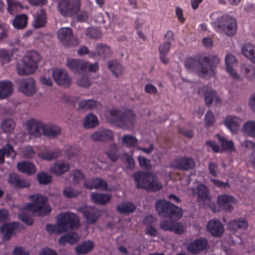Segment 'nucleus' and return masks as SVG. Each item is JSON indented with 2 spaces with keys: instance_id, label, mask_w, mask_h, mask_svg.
Returning <instances> with one entry per match:
<instances>
[{
  "instance_id": "obj_31",
  "label": "nucleus",
  "mask_w": 255,
  "mask_h": 255,
  "mask_svg": "<svg viewBox=\"0 0 255 255\" xmlns=\"http://www.w3.org/2000/svg\"><path fill=\"white\" fill-rule=\"evenodd\" d=\"M12 93V84L9 81H0V99H4Z\"/></svg>"
},
{
  "instance_id": "obj_56",
  "label": "nucleus",
  "mask_w": 255,
  "mask_h": 255,
  "mask_svg": "<svg viewBox=\"0 0 255 255\" xmlns=\"http://www.w3.org/2000/svg\"><path fill=\"white\" fill-rule=\"evenodd\" d=\"M12 55L5 49H0V63L2 65L8 63L11 60Z\"/></svg>"
},
{
  "instance_id": "obj_59",
  "label": "nucleus",
  "mask_w": 255,
  "mask_h": 255,
  "mask_svg": "<svg viewBox=\"0 0 255 255\" xmlns=\"http://www.w3.org/2000/svg\"><path fill=\"white\" fill-rule=\"evenodd\" d=\"M86 35L92 38L98 39L101 37V34L97 28L89 27L86 31Z\"/></svg>"
},
{
  "instance_id": "obj_34",
  "label": "nucleus",
  "mask_w": 255,
  "mask_h": 255,
  "mask_svg": "<svg viewBox=\"0 0 255 255\" xmlns=\"http://www.w3.org/2000/svg\"><path fill=\"white\" fill-rule=\"evenodd\" d=\"M241 72L245 77L249 81H253L255 79V68L251 65L242 64L241 65Z\"/></svg>"
},
{
  "instance_id": "obj_37",
  "label": "nucleus",
  "mask_w": 255,
  "mask_h": 255,
  "mask_svg": "<svg viewBox=\"0 0 255 255\" xmlns=\"http://www.w3.org/2000/svg\"><path fill=\"white\" fill-rule=\"evenodd\" d=\"M242 53L252 62L255 63V50L254 46L251 43L245 44L242 48Z\"/></svg>"
},
{
  "instance_id": "obj_13",
  "label": "nucleus",
  "mask_w": 255,
  "mask_h": 255,
  "mask_svg": "<svg viewBox=\"0 0 255 255\" xmlns=\"http://www.w3.org/2000/svg\"><path fill=\"white\" fill-rule=\"evenodd\" d=\"M199 93H204L205 101L206 105L210 106L215 101V105H217L221 103V101L219 97L217 96V93L215 90L208 89V87H202L198 90Z\"/></svg>"
},
{
  "instance_id": "obj_17",
  "label": "nucleus",
  "mask_w": 255,
  "mask_h": 255,
  "mask_svg": "<svg viewBox=\"0 0 255 255\" xmlns=\"http://www.w3.org/2000/svg\"><path fill=\"white\" fill-rule=\"evenodd\" d=\"M8 182L18 188H28L30 185L28 180L21 178L19 175L16 173H10L9 175Z\"/></svg>"
},
{
  "instance_id": "obj_49",
  "label": "nucleus",
  "mask_w": 255,
  "mask_h": 255,
  "mask_svg": "<svg viewBox=\"0 0 255 255\" xmlns=\"http://www.w3.org/2000/svg\"><path fill=\"white\" fill-rule=\"evenodd\" d=\"M106 154L110 159H118L120 155V147L115 143L110 144Z\"/></svg>"
},
{
  "instance_id": "obj_19",
  "label": "nucleus",
  "mask_w": 255,
  "mask_h": 255,
  "mask_svg": "<svg viewBox=\"0 0 255 255\" xmlns=\"http://www.w3.org/2000/svg\"><path fill=\"white\" fill-rule=\"evenodd\" d=\"M206 228L208 232L216 237H220L224 231L221 222L216 219L209 221L207 224Z\"/></svg>"
},
{
  "instance_id": "obj_1",
  "label": "nucleus",
  "mask_w": 255,
  "mask_h": 255,
  "mask_svg": "<svg viewBox=\"0 0 255 255\" xmlns=\"http://www.w3.org/2000/svg\"><path fill=\"white\" fill-rule=\"evenodd\" d=\"M220 62V58L215 55H211L196 59L188 57L184 61V66L188 72H195L203 78L214 76L216 65Z\"/></svg>"
},
{
  "instance_id": "obj_48",
  "label": "nucleus",
  "mask_w": 255,
  "mask_h": 255,
  "mask_svg": "<svg viewBox=\"0 0 255 255\" xmlns=\"http://www.w3.org/2000/svg\"><path fill=\"white\" fill-rule=\"evenodd\" d=\"M216 136L221 144L223 149L225 151L232 152L235 150L234 143L231 140H227L224 137L217 134Z\"/></svg>"
},
{
  "instance_id": "obj_60",
  "label": "nucleus",
  "mask_w": 255,
  "mask_h": 255,
  "mask_svg": "<svg viewBox=\"0 0 255 255\" xmlns=\"http://www.w3.org/2000/svg\"><path fill=\"white\" fill-rule=\"evenodd\" d=\"M204 120L206 127L211 126L215 121L214 115L211 111H208L207 112Z\"/></svg>"
},
{
  "instance_id": "obj_14",
  "label": "nucleus",
  "mask_w": 255,
  "mask_h": 255,
  "mask_svg": "<svg viewBox=\"0 0 255 255\" xmlns=\"http://www.w3.org/2000/svg\"><path fill=\"white\" fill-rule=\"evenodd\" d=\"M87 65L86 61L78 59L68 58L66 61V66L75 73H79L85 71Z\"/></svg>"
},
{
  "instance_id": "obj_53",
  "label": "nucleus",
  "mask_w": 255,
  "mask_h": 255,
  "mask_svg": "<svg viewBox=\"0 0 255 255\" xmlns=\"http://www.w3.org/2000/svg\"><path fill=\"white\" fill-rule=\"evenodd\" d=\"M97 102L93 100L82 101L79 103L78 109H93L96 107Z\"/></svg>"
},
{
  "instance_id": "obj_35",
  "label": "nucleus",
  "mask_w": 255,
  "mask_h": 255,
  "mask_svg": "<svg viewBox=\"0 0 255 255\" xmlns=\"http://www.w3.org/2000/svg\"><path fill=\"white\" fill-rule=\"evenodd\" d=\"M16 155V153L13 146L9 144L5 145L0 149V159H4V157L14 159Z\"/></svg>"
},
{
  "instance_id": "obj_50",
  "label": "nucleus",
  "mask_w": 255,
  "mask_h": 255,
  "mask_svg": "<svg viewBox=\"0 0 255 255\" xmlns=\"http://www.w3.org/2000/svg\"><path fill=\"white\" fill-rule=\"evenodd\" d=\"M243 130L248 135L255 137V122L249 121L245 123Z\"/></svg>"
},
{
  "instance_id": "obj_44",
  "label": "nucleus",
  "mask_w": 255,
  "mask_h": 255,
  "mask_svg": "<svg viewBox=\"0 0 255 255\" xmlns=\"http://www.w3.org/2000/svg\"><path fill=\"white\" fill-rule=\"evenodd\" d=\"M108 67L116 77H118L122 74V65L116 60L109 61L108 63Z\"/></svg>"
},
{
  "instance_id": "obj_3",
  "label": "nucleus",
  "mask_w": 255,
  "mask_h": 255,
  "mask_svg": "<svg viewBox=\"0 0 255 255\" xmlns=\"http://www.w3.org/2000/svg\"><path fill=\"white\" fill-rule=\"evenodd\" d=\"M109 114V122L123 129H131L135 124V115L131 110L126 109L122 112L114 109L110 111Z\"/></svg>"
},
{
  "instance_id": "obj_57",
  "label": "nucleus",
  "mask_w": 255,
  "mask_h": 255,
  "mask_svg": "<svg viewBox=\"0 0 255 255\" xmlns=\"http://www.w3.org/2000/svg\"><path fill=\"white\" fill-rule=\"evenodd\" d=\"M72 182L74 184H78L81 180L84 179V174L79 170H74L71 173Z\"/></svg>"
},
{
  "instance_id": "obj_43",
  "label": "nucleus",
  "mask_w": 255,
  "mask_h": 255,
  "mask_svg": "<svg viewBox=\"0 0 255 255\" xmlns=\"http://www.w3.org/2000/svg\"><path fill=\"white\" fill-rule=\"evenodd\" d=\"M93 246V242L90 241L85 242L82 244L76 247V253L78 255H82L87 254L92 250Z\"/></svg>"
},
{
  "instance_id": "obj_15",
  "label": "nucleus",
  "mask_w": 255,
  "mask_h": 255,
  "mask_svg": "<svg viewBox=\"0 0 255 255\" xmlns=\"http://www.w3.org/2000/svg\"><path fill=\"white\" fill-rule=\"evenodd\" d=\"M78 210L83 214L88 224H94L97 222L99 217L98 212L94 208L79 207Z\"/></svg>"
},
{
  "instance_id": "obj_55",
  "label": "nucleus",
  "mask_w": 255,
  "mask_h": 255,
  "mask_svg": "<svg viewBox=\"0 0 255 255\" xmlns=\"http://www.w3.org/2000/svg\"><path fill=\"white\" fill-rule=\"evenodd\" d=\"M80 152V148L77 145L70 146L65 147V155L69 158L76 157Z\"/></svg>"
},
{
  "instance_id": "obj_27",
  "label": "nucleus",
  "mask_w": 255,
  "mask_h": 255,
  "mask_svg": "<svg viewBox=\"0 0 255 255\" xmlns=\"http://www.w3.org/2000/svg\"><path fill=\"white\" fill-rule=\"evenodd\" d=\"M70 169L69 164L62 160L57 161L50 167V171L52 173L57 175H62L67 172Z\"/></svg>"
},
{
  "instance_id": "obj_6",
  "label": "nucleus",
  "mask_w": 255,
  "mask_h": 255,
  "mask_svg": "<svg viewBox=\"0 0 255 255\" xmlns=\"http://www.w3.org/2000/svg\"><path fill=\"white\" fill-rule=\"evenodd\" d=\"M26 125L29 134L31 136L38 137L42 133L50 137H54L60 132V128L57 126L48 127L43 124L41 122L34 119L28 120Z\"/></svg>"
},
{
  "instance_id": "obj_2",
  "label": "nucleus",
  "mask_w": 255,
  "mask_h": 255,
  "mask_svg": "<svg viewBox=\"0 0 255 255\" xmlns=\"http://www.w3.org/2000/svg\"><path fill=\"white\" fill-rule=\"evenodd\" d=\"M32 203L28 204L18 215L20 219L25 224L30 225L33 223L32 219L28 215L27 212L39 216H45L51 211L47 204V198L43 195L35 194L30 196Z\"/></svg>"
},
{
  "instance_id": "obj_40",
  "label": "nucleus",
  "mask_w": 255,
  "mask_h": 255,
  "mask_svg": "<svg viewBox=\"0 0 255 255\" xmlns=\"http://www.w3.org/2000/svg\"><path fill=\"white\" fill-rule=\"evenodd\" d=\"M193 160H174L172 166L175 168L183 170H188L194 166Z\"/></svg>"
},
{
  "instance_id": "obj_21",
  "label": "nucleus",
  "mask_w": 255,
  "mask_h": 255,
  "mask_svg": "<svg viewBox=\"0 0 255 255\" xmlns=\"http://www.w3.org/2000/svg\"><path fill=\"white\" fill-rule=\"evenodd\" d=\"M225 66L226 71L234 80H239L240 76L239 74L233 68L232 65L236 62L235 57L230 53L226 55L225 57Z\"/></svg>"
},
{
  "instance_id": "obj_54",
  "label": "nucleus",
  "mask_w": 255,
  "mask_h": 255,
  "mask_svg": "<svg viewBox=\"0 0 255 255\" xmlns=\"http://www.w3.org/2000/svg\"><path fill=\"white\" fill-rule=\"evenodd\" d=\"M38 182L41 185H48L52 181V176L45 172H41L37 174Z\"/></svg>"
},
{
  "instance_id": "obj_26",
  "label": "nucleus",
  "mask_w": 255,
  "mask_h": 255,
  "mask_svg": "<svg viewBox=\"0 0 255 255\" xmlns=\"http://www.w3.org/2000/svg\"><path fill=\"white\" fill-rule=\"evenodd\" d=\"M84 186L85 188L89 189H99L104 190H108L106 182L103 179L100 178H96L85 181Z\"/></svg>"
},
{
  "instance_id": "obj_33",
  "label": "nucleus",
  "mask_w": 255,
  "mask_h": 255,
  "mask_svg": "<svg viewBox=\"0 0 255 255\" xmlns=\"http://www.w3.org/2000/svg\"><path fill=\"white\" fill-rule=\"evenodd\" d=\"M197 190L198 201L202 204H208L210 197L207 187L201 184L197 186Z\"/></svg>"
},
{
  "instance_id": "obj_28",
  "label": "nucleus",
  "mask_w": 255,
  "mask_h": 255,
  "mask_svg": "<svg viewBox=\"0 0 255 255\" xmlns=\"http://www.w3.org/2000/svg\"><path fill=\"white\" fill-rule=\"evenodd\" d=\"M47 22L46 12L44 9H41L37 12L32 25L35 28L43 27Z\"/></svg>"
},
{
  "instance_id": "obj_29",
  "label": "nucleus",
  "mask_w": 255,
  "mask_h": 255,
  "mask_svg": "<svg viewBox=\"0 0 255 255\" xmlns=\"http://www.w3.org/2000/svg\"><path fill=\"white\" fill-rule=\"evenodd\" d=\"M241 122V119L237 117L228 116L225 118L224 124L231 132H235Z\"/></svg>"
},
{
  "instance_id": "obj_16",
  "label": "nucleus",
  "mask_w": 255,
  "mask_h": 255,
  "mask_svg": "<svg viewBox=\"0 0 255 255\" xmlns=\"http://www.w3.org/2000/svg\"><path fill=\"white\" fill-rule=\"evenodd\" d=\"M160 227L164 231H170L177 234H182L184 231V228L181 224L173 221H162L160 223Z\"/></svg>"
},
{
  "instance_id": "obj_22",
  "label": "nucleus",
  "mask_w": 255,
  "mask_h": 255,
  "mask_svg": "<svg viewBox=\"0 0 255 255\" xmlns=\"http://www.w3.org/2000/svg\"><path fill=\"white\" fill-rule=\"evenodd\" d=\"M114 134L112 130L103 129L97 130L91 134V138L94 141H105L112 140Z\"/></svg>"
},
{
  "instance_id": "obj_63",
  "label": "nucleus",
  "mask_w": 255,
  "mask_h": 255,
  "mask_svg": "<svg viewBox=\"0 0 255 255\" xmlns=\"http://www.w3.org/2000/svg\"><path fill=\"white\" fill-rule=\"evenodd\" d=\"M171 46V42L167 41L162 44L159 46V53L167 54L170 50Z\"/></svg>"
},
{
  "instance_id": "obj_20",
  "label": "nucleus",
  "mask_w": 255,
  "mask_h": 255,
  "mask_svg": "<svg viewBox=\"0 0 255 255\" xmlns=\"http://www.w3.org/2000/svg\"><path fill=\"white\" fill-rule=\"evenodd\" d=\"M208 245L207 241L206 239L201 238L189 244L187 246V250L193 254H197L207 249Z\"/></svg>"
},
{
  "instance_id": "obj_30",
  "label": "nucleus",
  "mask_w": 255,
  "mask_h": 255,
  "mask_svg": "<svg viewBox=\"0 0 255 255\" xmlns=\"http://www.w3.org/2000/svg\"><path fill=\"white\" fill-rule=\"evenodd\" d=\"M62 154L61 150L56 149L54 150H50L48 148H45L38 154V156L42 159H56Z\"/></svg>"
},
{
  "instance_id": "obj_10",
  "label": "nucleus",
  "mask_w": 255,
  "mask_h": 255,
  "mask_svg": "<svg viewBox=\"0 0 255 255\" xmlns=\"http://www.w3.org/2000/svg\"><path fill=\"white\" fill-rule=\"evenodd\" d=\"M58 38L66 45H77L79 44L78 39L72 34V29L70 28H61L58 31Z\"/></svg>"
},
{
  "instance_id": "obj_45",
  "label": "nucleus",
  "mask_w": 255,
  "mask_h": 255,
  "mask_svg": "<svg viewBox=\"0 0 255 255\" xmlns=\"http://www.w3.org/2000/svg\"><path fill=\"white\" fill-rule=\"evenodd\" d=\"M98 124L97 117L93 114L87 115L83 121V126L86 128H95L98 125Z\"/></svg>"
},
{
  "instance_id": "obj_38",
  "label": "nucleus",
  "mask_w": 255,
  "mask_h": 255,
  "mask_svg": "<svg viewBox=\"0 0 255 255\" xmlns=\"http://www.w3.org/2000/svg\"><path fill=\"white\" fill-rule=\"evenodd\" d=\"M8 12L13 15L23 8L22 4L17 0H6Z\"/></svg>"
},
{
  "instance_id": "obj_46",
  "label": "nucleus",
  "mask_w": 255,
  "mask_h": 255,
  "mask_svg": "<svg viewBox=\"0 0 255 255\" xmlns=\"http://www.w3.org/2000/svg\"><path fill=\"white\" fill-rule=\"evenodd\" d=\"M135 209L134 204L130 202H124L117 206L118 211L122 214H129Z\"/></svg>"
},
{
  "instance_id": "obj_62",
  "label": "nucleus",
  "mask_w": 255,
  "mask_h": 255,
  "mask_svg": "<svg viewBox=\"0 0 255 255\" xmlns=\"http://www.w3.org/2000/svg\"><path fill=\"white\" fill-rule=\"evenodd\" d=\"M23 156L25 158H31L35 154L32 147L30 146L24 147L22 150Z\"/></svg>"
},
{
  "instance_id": "obj_47",
  "label": "nucleus",
  "mask_w": 255,
  "mask_h": 255,
  "mask_svg": "<svg viewBox=\"0 0 255 255\" xmlns=\"http://www.w3.org/2000/svg\"><path fill=\"white\" fill-rule=\"evenodd\" d=\"M79 237L75 233H72L62 236L59 240V243L62 245H65L67 243L71 244H75L79 241Z\"/></svg>"
},
{
  "instance_id": "obj_24",
  "label": "nucleus",
  "mask_w": 255,
  "mask_h": 255,
  "mask_svg": "<svg viewBox=\"0 0 255 255\" xmlns=\"http://www.w3.org/2000/svg\"><path fill=\"white\" fill-rule=\"evenodd\" d=\"M218 203L220 207L224 210L230 212L232 209L233 204L236 203L234 199L231 196L222 195L218 197Z\"/></svg>"
},
{
  "instance_id": "obj_36",
  "label": "nucleus",
  "mask_w": 255,
  "mask_h": 255,
  "mask_svg": "<svg viewBox=\"0 0 255 255\" xmlns=\"http://www.w3.org/2000/svg\"><path fill=\"white\" fill-rule=\"evenodd\" d=\"M27 23V16L26 14H22L16 15L12 20L13 27L17 29L24 28Z\"/></svg>"
},
{
  "instance_id": "obj_25",
  "label": "nucleus",
  "mask_w": 255,
  "mask_h": 255,
  "mask_svg": "<svg viewBox=\"0 0 255 255\" xmlns=\"http://www.w3.org/2000/svg\"><path fill=\"white\" fill-rule=\"evenodd\" d=\"M18 223L13 222L11 224H5L0 229V233L4 241H8L14 234L15 229L18 227Z\"/></svg>"
},
{
  "instance_id": "obj_32",
  "label": "nucleus",
  "mask_w": 255,
  "mask_h": 255,
  "mask_svg": "<svg viewBox=\"0 0 255 255\" xmlns=\"http://www.w3.org/2000/svg\"><path fill=\"white\" fill-rule=\"evenodd\" d=\"M18 170L23 173L28 175L34 174L35 172V168L33 164L29 161H23L17 164Z\"/></svg>"
},
{
  "instance_id": "obj_52",
  "label": "nucleus",
  "mask_w": 255,
  "mask_h": 255,
  "mask_svg": "<svg viewBox=\"0 0 255 255\" xmlns=\"http://www.w3.org/2000/svg\"><path fill=\"white\" fill-rule=\"evenodd\" d=\"M63 227H62L61 223L58 218L57 224L55 225H52L50 224L47 225L46 230L50 234H58L64 232L63 231Z\"/></svg>"
},
{
  "instance_id": "obj_39",
  "label": "nucleus",
  "mask_w": 255,
  "mask_h": 255,
  "mask_svg": "<svg viewBox=\"0 0 255 255\" xmlns=\"http://www.w3.org/2000/svg\"><path fill=\"white\" fill-rule=\"evenodd\" d=\"M15 127V123L11 118H7L1 121L0 127L4 133H10L13 130Z\"/></svg>"
},
{
  "instance_id": "obj_41",
  "label": "nucleus",
  "mask_w": 255,
  "mask_h": 255,
  "mask_svg": "<svg viewBox=\"0 0 255 255\" xmlns=\"http://www.w3.org/2000/svg\"><path fill=\"white\" fill-rule=\"evenodd\" d=\"M248 223L245 219L239 220H235L229 223V227L232 230H237L239 229L244 230L247 228Z\"/></svg>"
},
{
  "instance_id": "obj_4",
  "label": "nucleus",
  "mask_w": 255,
  "mask_h": 255,
  "mask_svg": "<svg viewBox=\"0 0 255 255\" xmlns=\"http://www.w3.org/2000/svg\"><path fill=\"white\" fill-rule=\"evenodd\" d=\"M211 18L212 24L216 31L224 32L229 36L236 34L237 23L235 18L227 14H222L219 12L213 13Z\"/></svg>"
},
{
  "instance_id": "obj_51",
  "label": "nucleus",
  "mask_w": 255,
  "mask_h": 255,
  "mask_svg": "<svg viewBox=\"0 0 255 255\" xmlns=\"http://www.w3.org/2000/svg\"><path fill=\"white\" fill-rule=\"evenodd\" d=\"M122 143L128 147H134L137 144L136 138L131 135H124L122 139Z\"/></svg>"
},
{
  "instance_id": "obj_18",
  "label": "nucleus",
  "mask_w": 255,
  "mask_h": 255,
  "mask_svg": "<svg viewBox=\"0 0 255 255\" xmlns=\"http://www.w3.org/2000/svg\"><path fill=\"white\" fill-rule=\"evenodd\" d=\"M112 52L111 48L107 45L104 43H98L95 51H90L89 56L91 57L99 56L102 58L106 59L110 56Z\"/></svg>"
},
{
  "instance_id": "obj_5",
  "label": "nucleus",
  "mask_w": 255,
  "mask_h": 255,
  "mask_svg": "<svg viewBox=\"0 0 255 255\" xmlns=\"http://www.w3.org/2000/svg\"><path fill=\"white\" fill-rule=\"evenodd\" d=\"M133 178L137 188L148 191H157L162 188V185L153 173L149 172H137L133 174Z\"/></svg>"
},
{
  "instance_id": "obj_8",
  "label": "nucleus",
  "mask_w": 255,
  "mask_h": 255,
  "mask_svg": "<svg viewBox=\"0 0 255 255\" xmlns=\"http://www.w3.org/2000/svg\"><path fill=\"white\" fill-rule=\"evenodd\" d=\"M155 208L158 214L162 217L179 219L182 216L181 208L166 200L157 201Z\"/></svg>"
},
{
  "instance_id": "obj_64",
  "label": "nucleus",
  "mask_w": 255,
  "mask_h": 255,
  "mask_svg": "<svg viewBox=\"0 0 255 255\" xmlns=\"http://www.w3.org/2000/svg\"><path fill=\"white\" fill-rule=\"evenodd\" d=\"M77 84L81 87H88L91 85V83L87 75L81 77L77 80Z\"/></svg>"
},
{
  "instance_id": "obj_9",
  "label": "nucleus",
  "mask_w": 255,
  "mask_h": 255,
  "mask_svg": "<svg viewBox=\"0 0 255 255\" xmlns=\"http://www.w3.org/2000/svg\"><path fill=\"white\" fill-rule=\"evenodd\" d=\"M57 218H59L61 225L64 228V232L70 229H78L80 226L79 217L74 213H61Z\"/></svg>"
},
{
  "instance_id": "obj_11",
  "label": "nucleus",
  "mask_w": 255,
  "mask_h": 255,
  "mask_svg": "<svg viewBox=\"0 0 255 255\" xmlns=\"http://www.w3.org/2000/svg\"><path fill=\"white\" fill-rule=\"evenodd\" d=\"M52 76L56 83L64 87L70 86L72 80L68 73L64 70L55 69L52 71Z\"/></svg>"
},
{
  "instance_id": "obj_58",
  "label": "nucleus",
  "mask_w": 255,
  "mask_h": 255,
  "mask_svg": "<svg viewBox=\"0 0 255 255\" xmlns=\"http://www.w3.org/2000/svg\"><path fill=\"white\" fill-rule=\"evenodd\" d=\"M64 195L67 198H74L80 194V192L76 191L70 187H67L63 191Z\"/></svg>"
},
{
  "instance_id": "obj_7",
  "label": "nucleus",
  "mask_w": 255,
  "mask_h": 255,
  "mask_svg": "<svg viewBox=\"0 0 255 255\" xmlns=\"http://www.w3.org/2000/svg\"><path fill=\"white\" fill-rule=\"evenodd\" d=\"M40 56L35 51H31L26 53L25 60L17 63V71L19 75L23 76L33 73L38 67V62Z\"/></svg>"
},
{
  "instance_id": "obj_12",
  "label": "nucleus",
  "mask_w": 255,
  "mask_h": 255,
  "mask_svg": "<svg viewBox=\"0 0 255 255\" xmlns=\"http://www.w3.org/2000/svg\"><path fill=\"white\" fill-rule=\"evenodd\" d=\"M18 83L19 91L24 95L31 96L35 93V83L33 79L31 78L21 79L18 80Z\"/></svg>"
},
{
  "instance_id": "obj_61",
  "label": "nucleus",
  "mask_w": 255,
  "mask_h": 255,
  "mask_svg": "<svg viewBox=\"0 0 255 255\" xmlns=\"http://www.w3.org/2000/svg\"><path fill=\"white\" fill-rule=\"evenodd\" d=\"M8 25L3 23H0V41L8 37Z\"/></svg>"
},
{
  "instance_id": "obj_42",
  "label": "nucleus",
  "mask_w": 255,
  "mask_h": 255,
  "mask_svg": "<svg viewBox=\"0 0 255 255\" xmlns=\"http://www.w3.org/2000/svg\"><path fill=\"white\" fill-rule=\"evenodd\" d=\"M111 195L109 194H104L100 193L91 194V199L96 203L101 205H105L111 199Z\"/></svg>"
},
{
  "instance_id": "obj_23",
  "label": "nucleus",
  "mask_w": 255,
  "mask_h": 255,
  "mask_svg": "<svg viewBox=\"0 0 255 255\" xmlns=\"http://www.w3.org/2000/svg\"><path fill=\"white\" fill-rule=\"evenodd\" d=\"M68 9L63 7L62 11L63 16L70 17L76 14L80 9V0H69Z\"/></svg>"
}]
</instances>
